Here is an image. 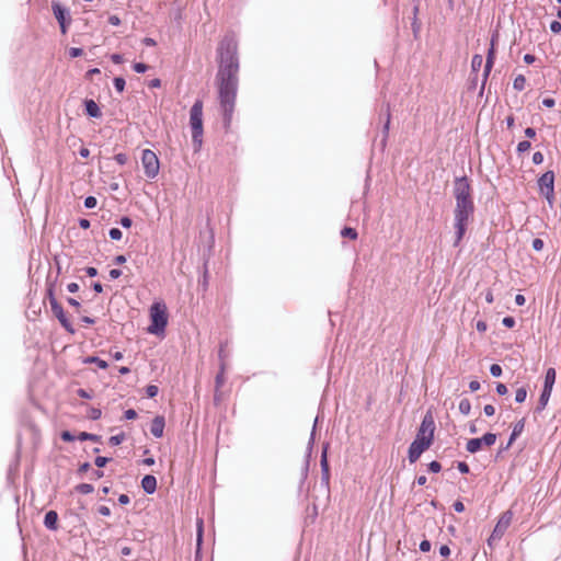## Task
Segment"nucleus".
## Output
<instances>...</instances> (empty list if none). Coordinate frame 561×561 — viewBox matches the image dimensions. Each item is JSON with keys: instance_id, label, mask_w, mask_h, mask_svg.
<instances>
[{"instance_id": "43", "label": "nucleus", "mask_w": 561, "mask_h": 561, "mask_svg": "<svg viewBox=\"0 0 561 561\" xmlns=\"http://www.w3.org/2000/svg\"><path fill=\"white\" fill-rule=\"evenodd\" d=\"M131 68L137 73H145L149 69V66L145 62L139 61V62H134L131 65Z\"/></svg>"}, {"instance_id": "15", "label": "nucleus", "mask_w": 561, "mask_h": 561, "mask_svg": "<svg viewBox=\"0 0 561 561\" xmlns=\"http://www.w3.org/2000/svg\"><path fill=\"white\" fill-rule=\"evenodd\" d=\"M385 113L386 119L382 125V139H381V147L385 148L387 145L388 136H389V129H390V121H391V113H390V104L383 103L382 107L380 110V115Z\"/></svg>"}, {"instance_id": "38", "label": "nucleus", "mask_w": 561, "mask_h": 561, "mask_svg": "<svg viewBox=\"0 0 561 561\" xmlns=\"http://www.w3.org/2000/svg\"><path fill=\"white\" fill-rule=\"evenodd\" d=\"M102 416V411L101 409L99 408H94V407H89V410H88V417L92 421H96L99 419H101Z\"/></svg>"}, {"instance_id": "36", "label": "nucleus", "mask_w": 561, "mask_h": 561, "mask_svg": "<svg viewBox=\"0 0 561 561\" xmlns=\"http://www.w3.org/2000/svg\"><path fill=\"white\" fill-rule=\"evenodd\" d=\"M527 398V388L525 386L518 388L515 392V401L517 403H523L525 402Z\"/></svg>"}, {"instance_id": "47", "label": "nucleus", "mask_w": 561, "mask_h": 561, "mask_svg": "<svg viewBox=\"0 0 561 561\" xmlns=\"http://www.w3.org/2000/svg\"><path fill=\"white\" fill-rule=\"evenodd\" d=\"M478 85V75H470L468 80V91H474Z\"/></svg>"}, {"instance_id": "12", "label": "nucleus", "mask_w": 561, "mask_h": 561, "mask_svg": "<svg viewBox=\"0 0 561 561\" xmlns=\"http://www.w3.org/2000/svg\"><path fill=\"white\" fill-rule=\"evenodd\" d=\"M317 423H318V417H316V420H314L313 427H312V431L310 433V437H309V440L307 444L305 461H304V465L301 467V472H300V484H305L307 481V478H308L312 449H313L314 440H316Z\"/></svg>"}, {"instance_id": "54", "label": "nucleus", "mask_w": 561, "mask_h": 561, "mask_svg": "<svg viewBox=\"0 0 561 561\" xmlns=\"http://www.w3.org/2000/svg\"><path fill=\"white\" fill-rule=\"evenodd\" d=\"M77 396L82 398V399H92L93 398V394L91 391H88L87 389H83V388H79L77 391Z\"/></svg>"}, {"instance_id": "42", "label": "nucleus", "mask_w": 561, "mask_h": 561, "mask_svg": "<svg viewBox=\"0 0 561 561\" xmlns=\"http://www.w3.org/2000/svg\"><path fill=\"white\" fill-rule=\"evenodd\" d=\"M60 438L66 442V443H71V442H75L76 439H78V435L76 436L73 433H71L70 431H62L60 433Z\"/></svg>"}, {"instance_id": "50", "label": "nucleus", "mask_w": 561, "mask_h": 561, "mask_svg": "<svg viewBox=\"0 0 561 561\" xmlns=\"http://www.w3.org/2000/svg\"><path fill=\"white\" fill-rule=\"evenodd\" d=\"M68 55L70 58L81 57L83 55V49L81 47H70Z\"/></svg>"}, {"instance_id": "39", "label": "nucleus", "mask_w": 561, "mask_h": 561, "mask_svg": "<svg viewBox=\"0 0 561 561\" xmlns=\"http://www.w3.org/2000/svg\"><path fill=\"white\" fill-rule=\"evenodd\" d=\"M530 147H531L530 141H528V140H522V141H519V142L517 144L516 152H517L518 154H522V153H524V152L528 151V150L530 149Z\"/></svg>"}, {"instance_id": "2", "label": "nucleus", "mask_w": 561, "mask_h": 561, "mask_svg": "<svg viewBox=\"0 0 561 561\" xmlns=\"http://www.w3.org/2000/svg\"><path fill=\"white\" fill-rule=\"evenodd\" d=\"M453 196L456 202L454 208L455 240L453 245L458 247L466 236L468 225L473 220L476 213L471 181L466 174L454 179Z\"/></svg>"}, {"instance_id": "60", "label": "nucleus", "mask_w": 561, "mask_h": 561, "mask_svg": "<svg viewBox=\"0 0 561 561\" xmlns=\"http://www.w3.org/2000/svg\"><path fill=\"white\" fill-rule=\"evenodd\" d=\"M543 154L542 152L540 151H536L534 154H533V163L536 164V165H539L543 162Z\"/></svg>"}, {"instance_id": "16", "label": "nucleus", "mask_w": 561, "mask_h": 561, "mask_svg": "<svg viewBox=\"0 0 561 561\" xmlns=\"http://www.w3.org/2000/svg\"><path fill=\"white\" fill-rule=\"evenodd\" d=\"M83 111L84 114L90 118L102 117V111L99 104L93 99H85L83 101Z\"/></svg>"}, {"instance_id": "34", "label": "nucleus", "mask_w": 561, "mask_h": 561, "mask_svg": "<svg viewBox=\"0 0 561 561\" xmlns=\"http://www.w3.org/2000/svg\"><path fill=\"white\" fill-rule=\"evenodd\" d=\"M113 85L118 93H123L126 87V80L123 77H115L113 79Z\"/></svg>"}, {"instance_id": "52", "label": "nucleus", "mask_w": 561, "mask_h": 561, "mask_svg": "<svg viewBox=\"0 0 561 561\" xmlns=\"http://www.w3.org/2000/svg\"><path fill=\"white\" fill-rule=\"evenodd\" d=\"M531 247L536 252H540L545 247V242L540 238H535L531 242Z\"/></svg>"}, {"instance_id": "63", "label": "nucleus", "mask_w": 561, "mask_h": 561, "mask_svg": "<svg viewBox=\"0 0 561 561\" xmlns=\"http://www.w3.org/2000/svg\"><path fill=\"white\" fill-rule=\"evenodd\" d=\"M495 390L499 396H505L507 393V387L502 382L496 383Z\"/></svg>"}, {"instance_id": "29", "label": "nucleus", "mask_w": 561, "mask_h": 561, "mask_svg": "<svg viewBox=\"0 0 561 561\" xmlns=\"http://www.w3.org/2000/svg\"><path fill=\"white\" fill-rule=\"evenodd\" d=\"M341 236L343 238H347V239H351V240H356L357 237H358V232H357V230L355 228L345 226L341 230Z\"/></svg>"}, {"instance_id": "22", "label": "nucleus", "mask_w": 561, "mask_h": 561, "mask_svg": "<svg viewBox=\"0 0 561 561\" xmlns=\"http://www.w3.org/2000/svg\"><path fill=\"white\" fill-rule=\"evenodd\" d=\"M202 545H203V519H198V523H197V538H196L195 561H201V558H202Z\"/></svg>"}, {"instance_id": "11", "label": "nucleus", "mask_w": 561, "mask_h": 561, "mask_svg": "<svg viewBox=\"0 0 561 561\" xmlns=\"http://www.w3.org/2000/svg\"><path fill=\"white\" fill-rule=\"evenodd\" d=\"M512 518H513V513L511 511H506L501 515L491 536L488 538V546L490 548L493 547V542L495 540H501V538L505 534L506 529L508 528Z\"/></svg>"}, {"instance_id": "20", "label": "nucleus", "mask_w": 561, "mask_h": 561, "mask_svg": "<svg viewBox=\"0 0 561 561\" xmlns=\"http://www.w3.org/2000/svg\"><path fill=\"white\" fill-rule=\"evenodd\" d=\"M209 285L208 259L204 260L203 271L198 278V290L206 293Z\"/></svg>"}, {"instance_id": "18", "label": "nucleus", "mask_w": 561, "mask_h": 561, "mask_svg": "<svg viewBox=\"0 0 561 561\" xmlns=\"http://www.w3.org/2000/svg\"><path fill=\"white\" fill-rule=\"evenodd\" d=\"M140 485L146 494H153L157 491V478L153 474H146Z\"/></svg>"}, {"instance_id": "51", "label": "nucleus", "mask_w": 561, "mask_h": 561, "mask_svg": "<svg viewBox=\"0 0 561 561\" xmlns=\"http://www.w3.org/2000/svg\"><path fill=\"white\" fill-rule=\"evenodd\" d=\"M457 469L461 474L470 473V467L466 461H457Z\"/></svg>"}, {"instance_id": "57", "label": "nucleus", "mask_w": 561, "mask_h": 561, "mask_svg": "<svg viewBox=\"0 0 561 561\" xmlns=\"http://www.w3.org/2000/svg\"><path fill=\"white\" fill-rule=\"evenodd\" d=\"M432 548V543L430 540L427 539H423L421 542H420V546H419V549L420 551L422 552H428Z\"/></svg>"}, {"instance_id": "37", "label": "nucleus", "mask_w": 561, "mask_h": 561, "mask_svg": "<svg viewBox=\"0 0 561 561\" xmlns=\"http://www.w3.org/2000/svg\"><path fill=\"white\" fill-rule=\"evenodd\" d=\"M112 461V458L111 457H105V456H96L94 458V465L99 468V469H102L104 468L108 462Z\"/></svg>"}, {"instance_id": "17", "label": "nucleus", "mask_w": 561, "mask_h": 561, "mask_svg": "<svg viewBox=\"0 0 561 561\" xmlns=\"http://www.w3.org/2000/svg\"><path fill=\"white\" fill-rule=\"evenodd\" d=\"M165 427V419L163 415H156L150 425V433L156 438H161L163 436V431Z\"/></svg>"}, {"instance_id": "8", "label": "nucleus", "mask_w": 561, "mask_h": 561, "mask_svg": "<svg viewBox=\"0 0 561 561\" xmlns=\"http://www.w3.org/2000/svg\"><path fill=\"white\" fill-rule=\"evenodd\" d=\"M141 163L145 175L152 180L159 174L160 161L157 154L150 149H144L141 152Z\"/></svg>"}, {"instance_id": "62", "label": "nucleus", "mask_w": 561, "mask_h": 561, "mask_svg": "<svg viewBox=\"0 0 561 561\" xmlns=\"http://www.w3.org/2000/svg\"><path fill=\"white\" fill-rule=\"evenodd\" d=\"M453 508L455 512L457 513H462L465 512V505L462 503L461 500H456L454 503H453Z\"/></svg>"}, {"instance_id": "4", "label": "nucleus", "mask_w": 561, "mask_h": 561, "mask_svg": "<svg viewBox=\"0 0 561 561\" xmlns=\"http://www.w3.org/2000/svg\"><path fill=\"white\" fill-rule=\"evenodd\" d=\"M150 324L147 332L159 337H164L169 322L167 305L163 300H156L149 308Z\"/></svg>"}, {"instance_id": "46", "label": "nucleus", "mask_w": 561, "mask_h": 561, "mask_svg": "<svg viewBox=\"0 0 561 561\" xmlns=\"http://www.w3.org/2000/svg\"><path fill=\"white\" fill-rule=\"evenodd\" d=\"M490 374H491L493 377H495V378L501 377V376H502V374H503V369H502L501 365H499V364H492V365L490 366Z\"/></svg>"}, {"instance_id": "6", "label": "nucleus", "mask_w": 561, "mask_h": 561, "mask_svg": "<svg viewBox=\"0 0 561 561\" xmlns=\"http://www.w3.org/2000/svg\"><path fill=\"white\" fill-rule=\"evenodd\" d=\"M46 297L48 298L49 300V305H50V308H51V312L54 313V316L57 318V320L59 321L60 325L70 334H75L76 333V329L75 327L72 325V323L70 322L68 316L66 314L62 306L58 302L56 296H55V284L54 283H49L47 285V289H46Z\"/></svg>"}, {"instance_id": "32", "label": "nucleus", "mask_w": 561, "mask_h": 561, "mask_svg": "<svg viewBox=\"0 0 561 561\" xmlns=\"http://www.w3.org/2000/svg\"><path fill=\"white\" fill-rule=\"evenodd\" d=\"M224 374H225V363H220V370L218 371V374L215 377V386H216L217 390L220 387H222V385L225 382Z\"/></svg>"}, {"instance_id": "7", "label": "nucleus", "mask_w": 561, "mask_h": 561, "mask_svg": "<svg viewBox=\"0 0 561 561\" xmlns=\"http://www.w3.org/2000/svg\"><path fill=\"white\" fill-rule=\"evenodd\" d=\"M554 180L556 175L552 170L546 171L537 180L538 191L550 206L554 202Z\"/></svg>"}, {"instance_id": "61", "label": "nucleus", "mask_w": 561, "mask_h": 561, "mask_svg": "<svg viewBox=\"0 0 561 561\" xmlns=\"http://www.w3.org/2000/svg\"><path fill=\"white\" fill-rule=\"evenodd\" d=\"M103 477H104V471L98 468V469H93L91 471L90 479L91 480H99V479H101Z\"/></svg>"}, {"instance_id": "24", "label": "nucleus", "mask_w": 561, "mask_h": 561, "mask_svg": "<svg viewBox=\"0 0 561 561\" xmlns=\"http://www.w3.org/2000/svg\"><path fill=\"white\" fill-rule=\"evenodd\" d=\"M556 376H557L556 369L552 367L548 368L545 374V380H543L542 388L552 391L553 386L556 383Z\"/></svg>"}, {"instance_id": "35", "label": "nucleus", "mask_w": 561, "mask_h": 561, "mask_svg": "<svg viewBox=\"0 0 561 561\" xmlns=\"http://www.w3.org/2000/svg\"><path fill=\"white\" fill-rule=\"evenodd\" d=\"M125 438H126L125 433L121 432V433H118L116 435L111 436L108 438V444L111 446H118V445H121L125 440Z\"/></svg>"}, {"instance_id": "9", "label": "nucleus", "mask_w": 561, "mask_h": 561, "mask_svg": "<svg viewBox=\"0 0 561 561\" xmlns=\"http://www.w3.org/2000/svg\"><path fill=\"white\" fill-rule=\"evenodd\" d=\"M51 10L55 19L57 20L61 34H67L68 28L72 22L70 11L58 1L51 2Z\"/></svg>"}, {"instance_id": "48", "label": "nucleus", "mask_w": 561, "mask_h": 561, "mask_svg": "<svg viewBox=\"0 0 561 561\" xmlns=\"http://www.w3.org/2000/svg\"><path fill=\"white\" fill-rule=\"evenodd\" d=\"M117 222L125 229H129L133 226V219L129 216L121 217Z\"/></svg>"}, {"instance_id": "55", "label": "nucleus", "mask_w": 561, "mask_h": 561, "mask_svg": "<svg viewBox=\"0 0 561 561\" xmlns=\"http://www.w3.org/2000/svg\"><path fill=\"white\" fill-rule=\"evenodd\" d=\"M550 31L553 33V34H559L561 33V22L558 21V20H553L551 23H550V26H549Z\"/></svg>"}, {"instance_id": "19", "label": "nucleus", "mask_w": 561, "mask_h": 561, "mask_svg": "<svg viewBox=\"0 0 561 561\" xmlns=\"http://www.w3.org/2000/svg\"><path fill=\"white\" fill-rule=\"evenodd\" d=\"M44 526L48 530H57L58 529V513L54 510L46 512L43 520Z\"/></svg>"}, {"instance_id": "27", "label": "nucleus", "mask_w": 561, "mask_h": 561, "mask_svg": "<svg viewBox=\"0 0 561 561\" xmlns=\"http://www.w3.org/2000/svg\"><path fill=\"white\" fill-rule=\"evenodd\" d=\"M78 439L81 442L91 440V442L99 443V444L102 443V436H100L98 434L88 433V432H80L78 434Z\"/></svg>"}, {"instance_id": "59", "label": "nucleus", "mask_w": 561, "mask_h": 561, "mask_svg": "<svg viewBox=\"0 0 561 561\" xmlns=\"http://www.w3.org/2000/svg\"><path fill=\"white\" fill-rule=\"evenodd\" d=\"M110 59L116 65H121L124 62V56L118 53L111 54Z\"/></svg>"}, {"instance_id": "40", "label": "nucleus", "mask_w": 561, "mask_h": 561, "mask_svg": "<svg viewBox=\"0 0 561 561\" xmlns=\"http://www.w3.org/2000/svg\"><path fill=\"white\" fill-rule=\"evenodd\" d=\"M145 393H146L147 398L152 399V398H154V397H157V396H158V393H159V388H158V386H156V385H148V386L145 388Z\"/></svg>"}, {"instance_id": "45", "label": "nucleus", "mask_w": 561, "mask_h": 561, "mask_svg": "<svg viewBox=\"0 0 561 561\" xmlns=\"http://www.w3.org/2000/svg\"><path fill=\"white\" fill-rule=\"evenodd\" d=\"M442 470V465L437 460H433L430 463H427V471L431 473H438Z\"/></svg>"}, {"instance_id": "21", "label": "nucleus", "mask_w": 561, "mask_h": 561, "mask_svg": "<svg viewBox=\"0 0 561 561\" xmlns=\"http://www.w3.org/2000/svg\"><path fill=\"white\" fill-rule=\"evenodd\" d=\"M551 392L552 391H550L548 389H543V388L541 389L537 407L535 408V411H534L536 414L541 413L546 409V407L549 402V399L551 397Z\"/></svg>"}, {"instance_id": "33", "label": "nucleus", "mask_w": 561, "mask_h": 561, "mask_svg": "<svg viewBox=\"0 0 561 561\" xmlns=\"http://www.w3.org/2000/svg\"><path fill=\"white\" fill-rule=\"evenodd\" d=\"M458 408H459V412L461 414H463V415L470 414L471 403H470L469 399H467V398L461 399Z\"/></svg>"}, {"instance_id": "23", "label": "nucleus", "mask_w": 561, "mask_h": 561, "mask_svg": "<svg viewBox=\"0 0 561 561\" xmlns=\"http://www.w3.org/2000/svg\"><path fill=\"white\" fill-rule=\"evenodd\" d=\"M496 39H497V32H495L492 35L490 47H489L488 53H486L485 62L488 64V67L489 66H494L495 55H496V49H495V42H496Z\"/></svg>"}, {"instance_id": "49", "label": "nucleus", "mask_w": 561, "mask_h": 561, "mask_svg": "<svg viewBox=\"0 0 561 561\" xmlns=\"http://www.w3.org/2000/svg\"><path fill=\"white\" fill-rule=\"evenodd\" d=\"M502 324L507 329H513L516 324L515 318L506 316L502 319Z\"/></svg>"}, {"instance_id": "53", "label": "nucleus", "mask_w": 561, "mask_h": 561, "mask_svg": "<svg viewBox=\"0 0 561 561\" xmlns=\"http://www.w3.org/2000/svg\"><path fill=\"white\" fill-rule=\"evenodd\" d=\"M114 160L119 164V165H124L127 163L128 161V157L126 153L124 152H119V153H116L114 156Z\"/></svg>"}, {"instance_id": "14", "label": "nucleus", "mask_w": 561, "mask_h": 561, "mask_svg": "<svg viewBox=\"0 0 561 561\" xmlns=\"http://www.w3.org/2000/svg\"><path fill=\"white\" fill-rule=\"evenodd\" d=\"M524 428H525V417L520 419L513 425L508 440L505 445L501 444V446L497 450V454H496V458H499L503 453L507 451L512 447V445L517 439V437L523 433Z\"/></svg>"}, {"instance_id": "5", "label": "nucleus", "mask_w": 561, "mask_h": 561, "mask_svg": "<svg viewBox=\"0 0 561 561\" xmlns=\"http://www.w3.org/2000/svg\"><path fill=\"white\" fill-rule=\"evenodd\" d=\"M190 127L192 130L193 148L197 152L202 148L204 135L203 101L201 99H196L190 110Z\"/></svg>"}, {"instance_id": "3", "label": "nucleus", "mask_w": 561, "mask_h": 561, "mask_svg": "<svg viewBox=\"0 0 561 561\" xmlns=\"http://www.w3.org/2000/svg\"><path fill=\"white\" fill-rule=\"evenodd\" d=\"M435 422L431 412H427L422 419L421 425L416 432L414 440L408 448V460L410 463L416 462L422 454L426 451L434 442Z\"/></svg>"}, {"instance_id": "26", "label": "nucleus", "mask_w": 561, "mask_h": 561, "mask_svg": "<svg viewBox=\"0 0 561 561\" xmlns=\"http://www.w3.org/2000/svg\"><path fill=\"white\" fill-rule=\"evenodd\" d=\"M492 68L493 66H489L488 67V64L485 62L484 64V68H483V73H482V80H481V85H480V90H479V96H482L483 95V92H484V89H485V84L488 82V79L490 77V73L492 71Z\"/></svg>"}, {"instance_id": "10", "label": "nucleus", "mask_w": 561, "mask_h": 561, "mask_svg": "<svg viewBox=\"0 0 561 561\" xmlns=\"http://www.w3.org/2000/svg\"><path fill=\"white\" fill-rule=\"evenodd\" d=\"M497 434L488 432L481 437H474L467 440L466 450L470 454H477L483 446L490 447L495 444Z\"/></svg>"}, {"instance_id": "58", "label": "nucleus", "mask_w": 561, "mask_h": 561, "mask_svg": "<svg viewBox=\"0 0 561 561\" xmlns=\"http://www.w3.org/2000/svg\"><path fill=\"white\" fill-rule=\"evenodd\" d=\"M137 416H138L137 411L134 409H128L124 412V419L127 421L135 420V419H137Z\"/></svg>"}, {"instance_id": "31", "label": "nucleus", "mask_w": 561, "mask_h": 561, "mask_svg": "<svg viewBox=\"0 0 561 561\" xmlns=\"http://www.w3.org/2000/svg\"><path fill=\"white\" fill-rule=\"evenodd\" d=\"M525 85H526V78H525V76H523V75L516 76L514 81H513V88L516 91H523L525 89Z\"/></svg>"}, {"instance_id": "13", "label": "nucleus", "mask_w": 561, "mask_h": 561, "mask_svg": "<svg viewBox=\"0 0 561 561\" xmlns=\"http://www.w3.org/2000/svg\"><path fill=\"white\" fill-rule=\"evenodd\" d=\"M328 448H329V444L328 443L323 444L322 450H321V457H320V467H321L320 484H321V486L325 488L327 492L330 491V478H331L330 465H329V460H328Z\"/></svg>"}, {"instance_id": "28", "label": "nucleus", "mask_w": 561, "mask_h": 561, "mask_svg": "<svg viewBox=\"0 0 561 561\" xmlns=\"http://www.w3.org/2000/svg\"><path fill=\"white\" fill-rule=\"evenodd\" d=\"M483 64V57L480 54L473 55L471 59V73L470 75H478L481 66Z\"/></svg>"}, {"instance_id": "25", "label": "nucleus", "mask_w": 561, "mask_h": 561, "mask_svg": "<svg viewBox=\"0 0 561 561\" xmlns=\"http://www.w3.org/2000/svg\"><path fill=\"white\" fill-rule=\"evenodd\" d=\"M83 363L84 364H94L100 369H106L108 367V363L106 360L100 358L99 356H88L83 359Z\"/></svg>"}, {"instance_id": "56", "label": "nucleus", "mask_w": 561, "mask_h": 561, "mask_svg": "<svg viewBox=\"0 0 561 561\" xmlns=\"http://www.w3.org/2000/svg\"><path fill=\"white\" fill-rule=\"evenodd\" d=\"M90 470H91V463L85 461V462L80 463V466H79V468L77 470V474L78 476H82V473H85V472H88Z\"/></svg>"}, {"instance_id": "30", "label": "nucleus", "mask_w": 561, "mask_h": 561, "mask_svg": "<svg viewBox=\"0 0 561 561\" xmlns=\"http://www.w3.org/2000/svg\"><path fill=\"white\" fill-rule=\"evenodd\" d=\"M75 491L79 494H90L94 491V486L91 483H80L75 486Z\"/></svg>"}, {"instance_id": "64", "label": "nucleus", "mask_w": 561, "mask_h": 561, "mask_svg": "<svg viewBox=\"0 0 561 561\" xmlns=\"http://www.w3.org/2000/svg\"><path fill=\"white\" fill-rule=\"evenodd\" d=\"M84 272H85L87 276H89V277H95L99 274L98 268L94 266H87L84 268Z\"/></svg>"}, {"instance_id": "1", "label": "nucleus", "mask_w": 561, "mask_h": 561, "mask_svg": "<svg viewBox=\"0 0 561 561\" xmlns=\"http://www.w3.org/2000/svg\"><path fill=\"white\" fill-rule=\"evenodd\" d=\"M218 70L216 81L218 83V99L222 116V127L230 129L232 115L239 88L240 58L238 41L233 33H227L218 43L216 49Z\"/></svg>"}, {"instance_id": "41", "label": "nucleus", "mask_w": 561, "mask_h": 561, "mask_svg": "<svg viewBox=\"0 0 561 561\" xmlns=\"http://www.w3.org/2000/svg\"><path fill=\"white\" fill-rule=\"evenodd\" d=\"M108 237H110V238H111V240H113V241H119V240H122V238H123V232H122V230H121V229H118V228H111V229L108 230Z\"/></svg>"}, {"instance_id": "44", "label": "nucleus", "mask_w": 561, "mask_h": 561, "mask_svg": "<svg viewBox=\"0 0 561 561\" xmlns=\"http://www.w3.org/2000/svg\"><path fill=\"white\" fill-rule=\"evenodd\" d=\"M83 205L85 208L92 209V208L96 207L98 199L95 196L89 195L84 198Z\"/></svg>"}]
</instances>
